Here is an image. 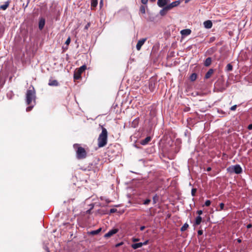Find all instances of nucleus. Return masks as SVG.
Returning <instances> with one entry per match:
<instances>
[{
  "mask_svg": "<svg viewBox=\"0 0 252 252\" xmlns=\"http://www.w3.org/2000/svg\"><path fill=\"white\" fill-rule=\"evenodd\" d=\"M139 124V119H135L131 123V127L133 128L136 127Z\"/></svg>",
  "mask_w": 252,
  "mask_h": 252,
  "instance_id": "obj_20",
  "label": "nucleus"
},
{
  "mask_svg": "<svg viewBox=\"0 0 252 252\" xmlns=\"http://www.w3.org/2000/svg\"><path fill=\"white\" fill-rule=\"evenodd\" d=\"M237 108V105H234L230 108L231 111H235Z\"/></svg>",
  "mask_w": 252,
  "mask_h": 252,
  "instance_id": "obj_37",
  "label": "nucleus"
},
{
  "mask_svg": "<svg viewBox=\"0 0 252 252\" xmlns=\"http://www.w3.org/2000/svg\"><path fill=\"white\" fill-rule=\"evenodd\" d=\"M180 0H176V1H173L172 3L167 5L166 6L168 8V9L170 10L172 9L173 8L179 5L180 4Z\"/></svg>",
  "mask_w": 252,
  "mask_h": 252,
  "instance_id": "obj_10",
  "label": "nucleus"
},
{
  "mask_svg": "<svg viewBox=\"0 0 252 252\" xmlns=\"http://www.w3.org/2000/svg\"><path fill=\"white\" fill-rule=\"evenodd\" d=\"M139 241V239L138 238H132V241L135 242H137V241Z\"/></svg>",
  "mask_w": 252,
  "mask_h": 252,
  "instance_id": "obj_44",
  "label": "nucleus"
},
{
  "mask_svg": "<svg viewBox=\"0 0 252 252\" xmlns=\"http://www.w3.org/2000/svg\"><path fill=\"white\" fill-rule=\"evenodd\" d=\"M76 146L78 147L76 151L77 158L79 159L85 158L87 156V153L85 149L79 146L78 144H74L73 145L74 148H75Z\"/></svg>",
  "mask_w": 252,
  "mask_h": 252,
  "instance_id": "obj_3",
  "label": "nucleus"
},
{
  "mask_svg": "<svg viewBox=\"0 0 252 252\" xmlns=\"http://www.w3.org/2000/svg\"><path fill=\"white\" fill-rule=\"evenodd\" d=\"M145 228V226H142L140 227V229L141 231H143L144 230V229Z\"/></svg>",
  "mask_w": 252,
  "mask_h": 252,
  "instance_id": "obj_46",
  "label": "nucleus"
},
{
  "mask_svg": "<svg viewBox=\"0 0 252 252\" xmlns=\"http://www.w3.org/2000/svg\"><path fill=\"white\" fill-rule=\"evenodd\" d=\"M91 24L90 23H87V24L85 26L84 29L85 30H88V28L90 27Z\"/></svg>",
  "mask_w": 252,
  "mask_h": 252,
  "instance_id": "obj_38",
  "label": "nucleus"
},
{
  "mask_svg": "<svg viewBox=\"0 0 252 252\" xmlns=\"http://www.w3.org/2000/svg\"><path fill=\"white\" fill-rule=\"evenodd\" d=\"M196 191H197L196 189H195V188H192V189L191 193V195L192 196H195V194H196Z\"/></svg>",
  "mask_w": 252,
  "mask_h": 252,
  "instance_id": "obj_30",
  "label": "nucleus"
},
{
  "mask_svg": "<svg viewBox=\"0 0 252 252\" xmlns=\"http://www.w3.org/2000/svg\"><path fill=\"white\" fill-rule=\"evenodd\" d=\"M156 0H150L151 2H154Z\"/></svg>",
  "mask_w": 252,
  "mask_h": 252,
  "instance_id": "obj_53",
  "label": "nucleus"
},
{
  "mask_svg": "<svg viewBox=\"0 0 252 252\" xmlns=\"http://www.w3.org/2000/svg\"><path fill=\"white\" fill-rule=\"evenodd\" d=\"M196 213L200 216L202 214L203 211L202 210H198Z\"/></svg>",
  "mask_w": 252,
  "mask_h": 252,
  "instance_id": "obj_40",
  "label": "nucleus"
},
{
  "mask_svg": "<svg viewBox=\"0 0 252 252\" xmlns=\"http://www.w3.org/2000/svg\"><path fill=\"white\" fill-rule=\"evenodd\" d=\"M214 72V70L212 68H210L209 69V70L207 71V72L206 73L205 75V78L207 79H209L212 75L213 74Z\"/></svg>",
  "mask_w": 252,
  "mask_h": 252,
  "instance_id": "obj_14",
  "label": "nucleus"
},
{
  "mask_svg": "<svg viewBox=\"0 0 252 252\" xmlns=\"http://www.w3.org/2000/svg\"><path fill=\"white\" fill-rule=\"evenodd\" d=\"M182 252V251H179V252Z\"/></svg>",
  "mask_w": 252,
  "mask_h": 252,
  "instance_id": "obj_55",
  "label": "nucleus"
},
{
  "mask_svg": "<svg viewBox=\"0 0 252 252\" xmlns=\"http://www.w3.org/2000/svg\"><path fill=\"white\" fill-rule=\"evenodd\" d=\"M191 30L189 29H185L181 31V33L182 35L187 36L190 34Z\"/></svg>",
  "mask_w": 252,
  "mask_h": 252,
  "instance_id": "obj_17",
  "label": "nucleus"
},
{
  "mask_svg": "<svg viewBox=\"0 0 252 252\" xmlns=\"http://www.w3.org/2000/svg\"><path fill=\"white\" fill-rule=\"evenodd\" d=\"M155 82H153L152 81H151L149 83V89L150 90V91L152 92L154 91V90H155Z\"/></svg>",
  "mask_w": 252,
  "mask_h": 252,
  "instance_id": "obj_23",
  "label": "nucleus"
},
{
  "mask_svg": "<svg viewBox=\"0 0 252 252\" xmlns=\"http://www.w3.org/2000/svg\"><path fill=\"white\" fill-rule=\"evenodd\" d=\"M101 231V228H99L95 230H93L90 232V234L93 235H95L98 234Z\"/></svg>",
  "mask_w": 252,
  "mask_h": 252,
  "instance_id": "obj_25",
  "label": "nucleus"
},
{
  "mask_svg": "<svg viewBox=\"0 0 252 252\" xmlns=\"http://www.w3.org/2000/svg\"><path fill=\"white\" fill-rule=\"evenodd\" d=\"M220 209H219V210H218L219 211H221V210H224V203H220Z\"/></svg>",
  "mask_w": 252,
  "mask_h": 252,
  "instance_id": "obj_31",
  "label": "nucleus"
},
{
  "mask_svg": "<svg viewBox=\"0 0 252 252\" xmlns=\"http://www.w3.org/2000/svg\"><path fill=\"white\" fill-rule=\"evenodd\" d=\"M212 63V58L211 57H208L204 61V65L205 66H209L211 65Z\"/></svg>",
  "mask_w": 252,
  "mask_h": 252,
  "instance_id": "obj_18",
  "label": "nucleus"
},
{
  "mask_svg": "<svg viewBox=\"0 0 252 252\" xmlns=\"http://www.w3.org/2000/svg\"><path fill=\"white\" fill-rule=\"evenodd\" d=\"M151 140V138L150 136H147L144 139L142 140L140 142V144L142 145H145L148 144Z\"/></svg>",
  "mask_w": 252,
  "mask_h": 252,
  "instance_id": "obj_16",
  "label": "nucleus"
},
{
  "mask_svg": "<svg viewBox=\"0 0 252 252\" xmlns=\"http://www.w3.org/2000/svg\"><path fill=\"white\" fill-rule=\"evenodd\" d=\"M202 221V218L198 216H197L195 219V221L194 222V225H199Z\"/></svg>",
  "mask_w": 252,
  "mask_h": 252,
  "instance_id": "obj_22",
  "label": "nucleus"
},
{
  "mask_svg": "<svg viewBox=\"0 0 252 252\" xmlns=\"http://www.w3.org/2000/svg\"><path fill=\"white\" fill-rule=\"evenodd\" d=\"M36 98L35 91L33 88L32 90H28L26 93V101L27 105H30L32 101H35Z\"/></svg>",
  "mask_w": 252,
  "mask_h": 252,
  "instance_id": "obj_2",
  "label": "nucleus"
},
{
  "mask_svg": "<svg viewBox=\"0 0 252 252\" xmlns=\"http://www.w3.org/2000/svg\"><path fill=\"white\" fill-rule=\"evenodd\" d=\"M87 68L86 65H83L79 68L76 69L74 73V80H78L81 77V74Z\"/></svg>",
  "mask_w": 252,
  "mask_h": 252,
  "instance_id": "obj_5",
  "label": "nucleus"
},
{
  "mask_svg": "<svg viewBox=\"0 0 252 252\" xmlns=\"http://www.w3.org/2000/svg\"><path fill=\"white\" fill-rule=\"evenodd\" d=\"M102 4V1L101 0L100 2V4Z\"/></svg>",
  "mask_w": 252,
  "mask_h": 252,
  "instance_id": "obj_54",
  "label": "nucleus"
},
{
  "mask_svg": "<svg viewBox=\"0 0 252 252\" xmlns=\"http://www.w3.org/2000/svg\"><path fill=\"white\" fill-rule=\"evenodd\" d=\"M227 171L230 173H234L239 174L242 172V169L240 165L236 164L228 167Z\"/></svg>",
  "mask_w": 252,
  "mask_h": 252,
  "instance_id": "obj_4",
  "label": "nucleus"
},
{
  "mask_svg": "<svg viewBox=\"0 0 252 252\" xmlns=\"http://www.w3.org/2000/svg\"><path fill=\"white\" fill-rule=\"evenodd\" d=\"M215 40V37H212L210 39V42H213Z\"/></svg>",
  "mask_w": 252,
  "mask_h": 252,
  "instance_id": "obj_42",
  "label": "nucleus"
},
{
  "mask_svg": "<svg viewBox=\"0 0 252 252\" xmlns=\"http://www.w3.org/2000/svg\"><path fill=\"white\" fill-rule=\"evenodd\" d=\"M146 40H147V38H142V39H140L138 41V42H137V43L136 44V49L138 51L140 50V49L141 48V47L144 44V43L145 42Z\"/></svg>",
  "mask_w": 252,
  "mask_h": 252,
  "instance_id": "obj_9",
  "label": "nucleus"
},
{
  "mask_svg": "<svg viewBox=\"0 0 252 252\" xmlns=\"http://www.w3.org/2000/svg\"><path fill=\"white\" fill-rule=\"evenodd\" d=\"M189 1V0H185V3L188 2Z\"/></svg>",
  "mask_w": 252,
  "mask_h": 252,
  "instance_id": "obj_52",
  "label": "nucleus"
},
{
  "mask_svg": "<svg viewBox=\"0 0 252 252\" xmlns=\"http://www.w3.org/2000/svg\"><path fill=\"white\" fill-rule=\"evenodd\" d=\"M140 11L142 14H145V6H144V5H141L140 6Z\"/></svg>",
  "mask_w": 252,
  "mask_h": 252,
  "instance_id": "obj_29",
  "label": "nucleus"
},
{
  "mask_svg": "<svg viewBox=\"0 0 252 252\" xmlns=\"http://www.w3.org/2000/svg\"><path fill=\"white\" fill-rule=\"evenodd\" d=\"M237 242L240 243H241L242 242V241H241V240L240 239H237Z\"/></svg>",
  "mask_w": 252,
  "mask_h": 252,
  "instance_id": "obj_50",
  "label": "nucleus"
},
{
  "mask_svg": "<svg viewBox=\"0 0 252 252\" xmlns=\"http://www.w3.org/2000/svg\"><path fill=\"white\" fill-rule=\"evenodd\" d=\"M118 232V229L114 228L109 230L107 233L104 235L105 238H109L114 234L117 233Z\"/></svg>",
  "mask_w": 252,
  "mask_h": 252,
  "instance_id": "obj_8",
  "label": "nucleus"
},
{
  "mask_svg": "<svg viewBox=\"0 0 252 252\" xmlns=\"http://www.w3.org/2000/svg\"><path fill=\"white\" fill-rule=\"evenodd\" d=\"M211 169H212V168H211V167H207V168L206 170H207V171H210L211 170Z\"/></svg>",
  "mask_w": 252,
  "mask_h": 252,
  "instance_id": "obj_49",
  "label": "nucleus"
},
{
  "mask_svg": "<svg viewBox=\"0 0 252 252\" xmlns=\"http://www.w3.org/2000/svg\"><path fill=\"white\" fill-rule=\"evenodd\" d=\"M148 243V240L145 241L144 242L142 243V246L146 245Z\"/></svg>",
  "mask_w": 252,
  "mask_h": 252,
  "instance_id": "obj_45",
  "label": "nucleus"
},
{
  "mask_svg": "<svg viewBox=\"0 0 252 252\" xmlns=\"http://www.w3.org/2000/svg\"><path fill=\"white\" fill-rule=\"evenodd\" d=\"M93 208V206L90 209H89L87 211H86V214H90L91 213V209Z\"/></svg>",
  "mask_w": 252,
  "mask_h": 252,
  "instance_id": "obj_43",
  "label": "nucleus"
},
{
  "mask_svg": "<svg viewBox=\"0 0 252 252\" xmlns=\"http://www.w3.org/2000/svg\"><path fill=\"white\" fill-rule=\"evenodd\" d=\"M9 1H7L4 2V4L0 6V10H5L9 6Z\"/></svg>",
  "mask_w": 252,
  "mask_h": 252,
  "instance_id": "obj_19",
  "label": "nucleus"
},
{
  "mask_svg": "<svg viewBox=\"0 0 252 252\" xmlns=\"http://www.w3.org/2000/svg\"><path fill=\"white\" fill-rule=\"evenodd\" d=\"M148 0H141V2L144 4H147Z\"/></svg>",
  "mask_w": 252,
  "mask_h": 252,
  "instance_id": "obj_41",
  "label": "nucleus"
},
{
  "mask_svg": "<svg viewBox=\"0 0 252 252\" xmlns=\"http://www.w3.org/2000/svg\"><path fill=\"white\" fill-rule=\"evenodd\" d=\"M150 202H151V200H150V199H146V200L144 201L143 204H144V205H148V204H149V203H150Z\"/></svg>",
  "mask_w": 252,
  "mask_h": 252,
  "instance_id": "obj_32",
  "label": "nucleus"
},
{
  "mask_svg": "<svg viewBox=\"0 0 252 252\" xmlns=\"http://www.w3.org/2000/svg\"><path fill=\"white\" fill-rule=\"evenodd\" d=\"M189 227V224L187 223H185L181 228V231H185Z\"/></svg>",
  "mask_w": 252,
  "mask_h": 252,
  "instance_id": "obj_26",
  "label": "nucleus"
},
{
  "mask_svg": "<svg viewBox=\"0 0 252 252\" xmlns=\"http://www.w3.org/2000/svg\"><path fill=\"white\" fill-rule=\"evenodd\" d=\"M33 106H30L29 107H28L27 108H26V111L27 112H29V111H30L33 108Z\"/></svg>",
  "mask_w": 252,
  "mask_h": 252,
  "instance_id": "obj_35",
  "label": "nucleus"
},
{
  "mask_svg": "<svg viewBox=\"0 0 252 252\" xmlns=\"http://www.w3.org/2000/svg\"><path fill=\"white\" fill-rule=\"evenodd\" d=\"M170 2V0H158L157 4L160 7H164Z\"/></svg>",
  "mask_w": 252,
  "mask_h": 252,
  "instance_id": "obj_7",
  "label": "nucleus"
},
{
  "mask_svg": "<svg viewBox=\"0 0 252 252\" xmlns=\"http://www.w3.org/2000/svg\"><path fill=\"white\" fill-rule=\"evenodd\" d=\"M97 5V0H91V6L95 7Z\"/></svg>",
  "mask_w": 252,
  "mask_h": 252,
  "instance_id": "obj_27",
  "label": "nucleus"
},
{
  "mask_svg": "<svg viewBox=\"0 0 252 252\" xmlns=\"http://www.w3.org/2000/svg\"><path fill=\"white\" fill-rule=\"evenodd\" d=\"M70 42V37H69L66 40L65 43L66 44V45H68Z\"/></svg>",
  "mask_w": 252,
  "mask_h": 252,
  "instance_id": "obj_36",
  "label": "nucleus"
},
{
  "mask_svg": "<svg viewBox=\"0 0 252 252\" xmlns=\"http://www.w3.org/2000/svg\"><path fill=\"white\" fill-rule=\"evenodd\" d=\"M117 210L116 209H115V208L111 209L110 210V213L112 214V213H115L117 212Z\"/></svg>",
  "mask_w": 252,
  "mask_h": 252,
  "instance_id": "obj_34",
  "label": "nucleus"
},
{
  "mask_svg": "<svg viewBox=\"0 0 252 252\" xmlns=\"http://www.w3.org/2000/svg\"><path fill=\"white\" fill-rule=\"evenodd\" d=\"M106 202H107V203H109L110 202V201L109 200H108V199L106 200Z\"/></svg>",
  "mask_w": 252,
  "mask_h": 252,
  "instance_id": "obj_51",
  "label": "nucleus"
},
{
  "mask_svg": "<svg viewBox=\"0 0 252 252\" xmlns=\"http://www.w3.org/2000/svg\"><path fill=\"white\" fill-rule=\"evenodd\" d=\"M197 234L198 235H201L203 234V230H199L197 231Z\"/></svg>",
  "mask_w": 252,
  "mask_h": 252,
  "instance_id": "obj_39",
  "label": "nucleus"
},
{
  "mask_svg": "<svg viewBox=\"0 0 252 252\" xmlns=\"http://www.w3.org/2000/svg\"><path fill=\"white\" fill-rule=\"evenodd\" d=\"M210 204H211V201H210V200H206V201H205V205L206 206H210Z\"/></svg>",
  "mask_w": 252,
  "mask_h": 252,
  "instance_id": "obj_33",
  "label": "nucleus"
},
{
  "mask_svg": "<svg viewBox=\"0 0 252 252\" xmlns=\"http://www.w3.org/2000/svg\"><path fill=\"white\" fill-rule=\"evenodd\" d=\"M101 126L102 131L97 139V145L99 148L104 147L107 143L108 132L107 129Z\"/></svg>",
  "mask_w": 252,
  "mask_h": 252,
  "instance_id": "obj_1",
  "label": "nucleus"
},
{
  "mask_svg": "<svg viewBox=\"0 0 252 252\" xmlns=\"http://www.w3.org/2000/svg\"><path fill=\"white\" fill-rule=\"evenodd\" d=\"M203 25L204 26V27L206 29H211L212 27L213 24L211 21L210 20H207L204 22Z\"/></svg>",
  "mask_w": 252,
  "mask_h": 252,
  "instance_id": "obj_13",
  "label": "nucleus"
},
{
  "mask_svg": "<svg viewBox=\"0 0 252 252\" xmlns=\"http://www.w3.org/2000/svg\"><path fill=\"white\" fill-rule=\"evenodd\" d=\"M233 69V66L230 63H228L227 64L226 66V70L227 71H232Z\"/></svg>",
  "mask_w": 252,
  "mask_h": 252,
  "instance_id": "obj_28",
  "label": "nucleus"
},
{
  "mask_svg": "<svg viewBox=\"0 0 252 252\" xmlns=\"http://www.w3.org/2000/svg\"><path fill=\"white\" fill-rule=\"evenodd\" d=\"M45 24V20L43 18H41L39 19V23H38V28L40 30H42Z\"/></svg>",
  "mask_w": 252,
  "mask_h": 252,
  "instance_id": "obj_12",
  "label": "nucleus"
},
{
  "mask_svg": "<svg viewBox=\"0 0 252 252\" xmlns=\"http://www.w3.org/2000/svg\"><path fill=\"white\" fill-rule=\"evenodd\" d=\"M169 10L168 9V8L166 6H165V7H163V8L162 9H161L159 11V14L162 16H163L164 15H165L167 13V12L168 11H169Z\"/></svg>",
  "mask_w": 252,
  "mask_h": 252,
  "instance_id": "obj_15",
  "label": "nucleus"
},
{
  "mask_svg": "<svg viewBox=\"0 0 252 252\" xmlns=\"http://www.w3.org/2000/svg\"><path fill=\"white\" fill-rule=\"evenodd\" d=\"M224 81L222 80H218L215 84V87L217 88L218 91L220 92H223L225 89L226 87L223 85Z\"/></svg>",
  "mask_w": 252,
  "mask_h": 252,
  "instance_id": "obj_6",
  "label": "nucleus"
},
{
  "mask_svg": "<svg viewBox=\"0 0 252 252\" xmlns=\"http://www.w3.org/2000/svg\"><path fill=\"white\" fill-rule=\"evenodd\" d=\"M48 85L50 86H58L59 85V83L57 80H54L51 77L49 80Z\"/></svg>",
  "mask_w": 252,
  "mask_h": 252,
  "instance_id": "obj_11",
  "label": "nucleus"
},
{
  "mask_svg": "<svg viewBox=\"0 0 252 252\" xmlns=\"http://www.w3.org/2000/svg\"><path fill=\"white\" fill-rule=\"evenodd\" d=\"M248 129L251 130L252 129V124H250L248 126Z\"/></svg>",
  "mask_w": 252,
  "mask_h": 252,
  "instance_id": "obj_47",
  "label": "nucleus"
},
{
  "mask_svg": "<svg viewBox=\"0 0 252 252\" xmlns=\"http://www.w3.org/2000/svg\"><path fill=\"white\" fill-rule=\"evenodd\" d=\"M142 246H143L141 242L135 243L131 245V247L134 250L141 248Z\"/></svg>",
  "mask_w": 252,
  "mask_h": 252,
  "instance_id": "obj_21",
  "label": "nucleus"
},
{
  "mask_svg": "<svg viewBox=\"0 0 252 252\" xmlns=\"http://www.w3.org/2000/svg\"><path fill=\"white\" fill-rule=\"evenodd\" d=\"M252 224H248V225H247V227L248 228H251V227H252Z\"/></svg>",
  "mask_w": 252,
  "mask_h": 252,
  "instance_id": "obj_48",
  "label": "nucleus"
},
{
  "mask_svg": "<svg viewBox=\"0 0 252 252\" xmlns=\"http://www.w3.org/2000/svg\"><path fill=\"white\" fill-rule=\"evenodd\" d=\"M197 78V74L195 73H193L189 77V79L191 81H194Z\"/></svg>",
  "mask_w": 252,
  "mask_h": 252,
  "instance_id": "obj_24",
  "label": "nucleus"
}]
</instances>
